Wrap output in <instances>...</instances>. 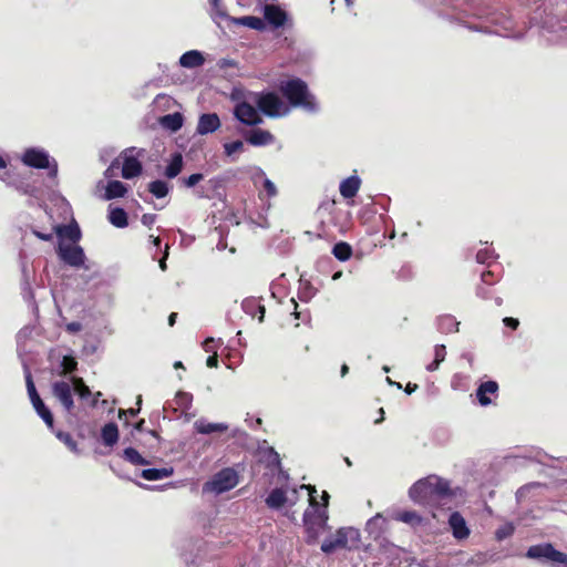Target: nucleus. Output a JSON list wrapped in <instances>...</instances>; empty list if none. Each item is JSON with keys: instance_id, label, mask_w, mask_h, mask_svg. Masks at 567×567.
<instances>
[{"instance_id": "obj_51", "label": "nucleus", "mask_w": 567, "mask_h": 567, "mask_svg": "<svg viewBox=\"0 0 567 567\" xmlns=\"http://www.w3.org/2000/svg\"><path fill=\"white\" fill-rule=\"evenodd\" d=\"M203 178H204L203 174H199V173L192 174L186 179H184V184H185L186 187H194Z\"/></svg>"}, {"instance_id": "obj_58", "label": "nucleus", "mask_w": 567, "mask_h": 567, "mask_svg": "<svg viewBox=\"0 0 567 567\" xmlns=\"http://www.w3.org/2000/svg\"><path fill=\"white\" fill-rule=\"evenodd\" d=\"M482 278V281L485 284V285H493L495 281H494V275L492 271H484L481 276Z\"/></svg>"}, {"instance_id": "obj_27", "label": "nucleus", "mask_w": 567, "mask_h": 567, "mask_svg": "<svg viewBox=\"0 0 567 567\" xmlns=\"http://www.w3.org/2000/svg\"><path fill=\"white\" fill-rule=\"evenodd\" d=\"M109 221L117 228H124L128 225L127 214L123 208L110 207Z\"/></svg>"}, {"instance_id": "obj_57", "label": "nucleus", "mask_w": 567, "mask_h": 567, "mask_svg": "<svg viewBox=\"0 0 567 567\" xmlns=\"http://www.w3.org/2000/svg\"><path fill=\"white\" fill-rule=\"evenodd\" d=\"M206 364L208 368H217V365H218L217 351H214V353H212V355H209L207 358Z\"/></svg>"}, {"instance_id": "obj_54", "label": "nucleus", "mask_w": 567, "mask_h": 567, "mask_svg": "<svg viewBox=\"0 0 567 567\" xmlns=\"http://www.w3.org/2000/svg\"><path fill=\"white\" fill-rule=\"evenodd\" d=\"M118 166H120L118 161H117V159H116V161H114V162H113V163H112V164L106 168V171L104 172L105 177H107V178L113 177V176L115 175L114 171H115L116 168H118Z\"/></svg>"}, {"instance_id": "obj_56", "label": "nucleus", "mask_w": 567, "mask_h": 567, "mask_svg": "<svg viewBox=\"0 0 567 567\" xmlns=\"http://www.w3.org/2000/svg\"><path fill=\"white\" fill-rule=\"evenodd\" d=\"M264 187L266 189V192L268 193L269 196H275L277 190H276V186L275 184L269 181V179H266L265 183H264Z\"/></svg>"}, {"instance_id": "obj_48", "label": "nucleus", "mask_w": 567, "mask_h": 567, "mask_svg": "<svg viewBox=\"0 0 567 567\" xmlns=\"http://www.w3.org/2000/svg\"><path fill=\"white\" fill-rule=\"evenodd\" d=\"M494 257V250L489 247H483L476 252V261L480 264H486Z\"/></svg>"}, {"instance_id": "obj_19", "label": "nucleus", "mask_w": 567, "mask_h": 567, "mask_svg": "<svg viewBox=\"0 0 567 567\" xmlns=\"http://www.w3.org/2000/svg\"><path fill=\"white\" fill-rule=\"evenodd\" d=\"M54 231L59 236L60 241L68 239L70 244H76L81 238V230L76 223L70 225H56Z\"/></svg>"}, {"instance_id": "obj_63", "label": "nucleus", "mask_w": 567, "mask_h": 567, "mask_svg": "<svg viewBox=\"0 0 567 567\" xmlns=\"http://www.w3.org/2000/svg\"><path fill=\"white\" fill-rule=\"evenodd\" d=\"M441 363V361L434 359L433 362L426 365V370L430 372L436 371Z\"/></svg>"}, {"instance_id": "obj_4", "label": "nucleus", "mask_w": 567, "mask_h": 567, "mask_svg": "<svg viewBox=\"0 0 567 567\" xmlns=\"http://www.w3.org/2000/svg\"><path fill=\"white\" fill-rule=\"evenodd\" d=\"M21 162L32 168L43 169L49 168V175L56 177L58 164L54 158H51L49 153L41 147H29L20 156Z\"/></svg>"}, {"instance_id": "obj_14", "label": "nucleus", "mask_w": 567, "mask_h": 567, "mask_svg": "<svg viewBox=\"0 0 567 567\" xmlns=\"http://www.w3.org/2000/svg\"><path fill=\"white\" fill-rule=\"evenodd\" d=\"M220 127V120L216 113H206L199 116L196 132L199 135H207Z\"/></svg>"}, {"instance_id": "obj_36", "label": "nucleus", "mask_w": 567, "mask_h": 567, "mask_svg": "<svg viewBox=\"0 0 567 567\" xmlns=\"http://www.w3.org/2000/svg\"><path fill=\"white\" fill-rule=\"evenodd\" d=\"M148 190L156 198H163V197H165L168 194L169 187H168V184L166 182L157 179V181H153V182L150 183Z\"/></svg>"}, {"instance_id": "obj_55", "label": "nucleus", "mask_w": 567, "mask_h": 567, "mask_svg": "<svg viewBox=\"0 0 567 567\" xmlns=\"http://www.w3.org/2000/svg\"><path fill=\"white\" fill-rule=\"evenodd\" d=\"M214 343H215V340L214 338H207L204 343H203V348L206 352H212L214 353V351H217L214 347Z\"/></svg>"}, {"instance_id": "obj_13", "label": "nucleus", "mask_w": 567, "mask_h": 567, "mask_svg": "<svg viewBox=\"0 0 567 567\" xmlns=\"http://www.w3.org/2000/svg\"><path fill=\"white\" fill-rule=\"evenodd\" d=\"M334 537L340 548H353L360 542V532L353 527H342L337 530Z\"/></svg>"}, {"instance_id": "obj_8", "label": "nucleus", "mask_w": 567, "mask_h": 567, "mask_svg": "<svg viewBox=\"0 0 567 567\" xmlns=\"http://www.w3.org/2000/svg\"><path fill=\"white\" fill-rule=\"evenodd\" d=\"M145 155V150L128 147L124 150L121 154L123 159L122 163V177L125 179L134 178L142 173V164L140 162V157Z\"/></svg>"}, {"instance_id": "obj_38", "label": "nucleus", "mask_w": 567, "mask_h": 567, "mask_svg": "<svg viewBox=\"0 0 567 567\" xmlns=\"http://www.w3.org/2000/svg\"><path fill=\"white\" fill-rule=\"evenodd\" d=\"M123 456L126 461L134 465L147 464V461L133 447H126L123 452Z\"/></svg>"}, {"instance_id": "obj_62", "label": "nucleus", "mask_w": 567, "mask_h": 567, "mask_svg": "<svg viewBox=\"0 0 567 567\" xmlns=\"http://www.w3.org/2000/svg\"><path fill=\"white\" fill-rule=\"evenodd\" d=\"M31 403L35 412L39 411L40 409H43V406L45 405L41 398H35L34 400L31 401Z\"/></svg>"}, {"instance_id": "obj_7", "label": "nucleus", "mask_w": 567, "mask_h": 567, "mask_svg": "<svg viewBox=\"0 0 567 567\" xmlns=\"http://www.w3.org/2000/svg\"><path fill=\"white\" fill-rule=\"evenodd\" d=\"M543 34L548 41L557 43L567 42V18L548 14L543 22Z\"/></svg>"}, {"instance_id": "obj_53", "label": "nucleus", "mask_w": 567, "mask_h": 567, "mask_svg": "<svg viewBox=\"0 0 567 567\" xmlns=\"http://www.w3.org/2000/svg\"><path fill=\"white\" fill-rule=\"evenodd\" d=\"M155 220H156V215H154V214H144L141 219L142 224L147 227H151L155 223Z\"/></svg>"}, {"instance_id": "obj_39", "label": "nucleus", "mask_w": 567, "mask_h": 567, "mask_svg": "<svg viewBox=\"0 0 567 567\" xmlns=\"http://www.w3.org/2000/svg\"><path fill=\"white\" fill-rule=\"evenodd\" d=\"M458 322L453 317L446 316L439 320V328L442 332H454L457 331Z\"/></svg>"}, {"instance_id": "obj_34", "label": "nucleus", "mask_w": 567, "mask_h": 567, "mask_svg": "<svg viewBox=\"0 0 567 567\" xmlns=\"http://www.w3.org/2000/svg\"><path fill=\"white\" fill-rule=\"evenodd\" d=\"M71 382L74 389V392L78 393V395L85 400L92 395V392L90 388L85 384L84 380L80 377H71Z\"/></svg>"}, {"instance_id": "obj_37", "label": "nucleus", "mask_w": 567, "mask_h": 567, "mask_svg": "<svg viewBox=\"0 0 567 567\" xmlns=\"http://www.w3.org/2000/svg\"><path fill=\"white\" fill-rule=\"evenodd\" d=\"M393 518L406 523L409 525L415 526L421 523V517L413 511L400 512L393 515Z\"/></svg>"}, {"instance_id": "obj_46", "label": "nucleus", "mask_w": 567, "mask_h": 567, "mask_svg": "<svg viewBox=\"0 0 567 567\" xmlns=\"http://www.w3.org/2000/svg\"><path fill=\"white\" fill-rule=\"evenodd\" d=\"M548 560L567 567V554L556 550L553 546L549 550Z\"/></svg>"}, {"instance_id": "obj_42", "label": "nucleus", "mask_w": 567, "mask_h": 567, "mask_svg": "<svg viewBox=\"0 0 567 567\" xmlns=\"http://www.w3.org/2000/svg\"><path fill=\"white\" fill-rule=\"evenodd\" d=\"M24 372H25V384H27L28 395L30 398V401H32L35 398H40V395L38 394V391L35 389L31 372L29 371V369L27 367L24 368Z\"/></svg>"}, {"instance_id": "obj_50", "label": "nucleus", "mask_w": 567, "mask_h": 567, "mask_svg": "<svg viewBox=\"0 0 567 567\" xmlns=\"http://www.w3.org/2000/svg\"><path fill=\"white\" fill-rule=\"evenodd\" d=\"M268 466H274L276 468H280V457H279V454L276 451H274V449L269 450Z\"/></svg>"}, {"instance_id": "obj_12", "label": "nucleus", "mask_w": 567, "mask_h": 567, "mask_svg": "<svg viewBox=\"0 0 567 567\" xmlns=\"http://www.w3.org/2000/svg\"><path fill=\"white\" fill-rule=\"evenodd\" d=\"M297 493L298 489L293 488L291 491V497L287 495V491L284 488H274L269 495L266 498V505L271 509H279L281 508L286 503H290V505H293L297 501Z\"/></svg>"}, {"instance_id": "obj_35", "label": "nucleus", "mask_w": 567, "mask_h": 567, "mask_svg": "<svg viewBox=\"0 0 567 567\" xmlns=\"http://www.w3.org/2000/svg\"><path fill=\"white\" fill-rule=\"evenodd\" d=\"M243 309L247 315L255 316L257 311L259 313L258 320L259 322L264 321L265 317V307L259 305L256 300H245L243 302Z\"/></svg>"}, {"instance_id": "obj_33", "label": "nucleus", "mask_w": 567, "mask_h": 567, "mask_svg": "<svg viewBox=\"0 0 567 567\" xmlns=\"http://www.w3.org/2000/svg\"><path fill=\"white\" fill-rule=\"evenodd\" d=\"M78 368L76 360L71 355H64L60 362V370L58 371V375L66 377L74 372Z\"/></svg>"}, {"instance_id": "obj_26", "label": "nucleus", "mask_w": 567, "mask_h": 567, "mask_svg": "<svg viewBox=\"0 0 567 567\" xmlns=\"http://www.w3.org/2000/svg\"><path fill=\"white\" fill-rule=\"evenodd\" d=\"M127 192V187L120 181H111L105 187L104 199L110 200L123 197Z\"/></svg>"}, {"instance_id": "obj_11", "label": "nucleus", "mask_w": 567, "mask_h": 567, "mask_svg": "<svg viewBox=\"0 0 567 567\" xmlns=\"http://www.w3.org/2000/svg\"><path fill=\"white\" fill-rule=\"evenodd\" d=\"M233 113L235 118L245 125L256 126L262 123V117L258 110L247 101L238 102Z\"/></svg>"}, {"instance_id": "obj_6", "label": "nucleus", "mask_w": 567, "mask_h": 567, "mask_svg": "<svg viewBox=\"0 0 567 567\" xmlns=\"http://www.w3.org/2000/svg\"><path fill=\"white\" fill-rule=\"evenodd\" d=\"M255 102L258 109L269 117H282L290 113V106L274 92L256 95Z\"/></svg>"}, {"instance_id": "obj_40", "label": "nucleus", "mask_w": 567, "mask_h": 567, "mask_svg": "<svg viewBox=\"0 0 567 567\" xmlns=\"http://www.w3.org/2000/svg\"><path fill=\"white\" fill-rule=\"evenodd\" d=\"M55 436L61 441L63 442L68 449L76 454H79V449H78V444L76 442L73 440V437L71 436L70 433H66V432H62V431H58L55 433Z\"/></svg>"}, {"instance_id": "obj_28", "label": "nucleus", "mask_w": 567, "mask_h": 567, "mask_svg": "<svg viewBox=\"0 0 567 567\" xmlns=\"http://www.w3.org/2000/svg\"><path fill=\"white\" fill-rule=\"evenodd\" d=\"M173 472L172 467L147 468L142 471V477L147 481H158L169 477Z\"/></svg>"}, {"instance_id": "obj_17", "label": "nucleus", "mask_w": 567, "mask_h": 567, "mask_svg": "<svg viewBox=\"0 0 567 567\" xmlns=\"http://www.w3.org/2000/svg\"><path fill=\"white\" fill-rule=\"evenodd\" d=\"M245 140L252 146H266L272 144L275 137L269 131L256 128L246 133Z\"/></svg>"}, {"instance_id": "obj_10", "label": "nucleus", "mask_w": 567, "mask_h": 567, "mask_svg": "<svg viewBox=\"0 0 567 567\" xmlns=\"http://www.w3.org/2000/svg\"><path fill=\"white\" fill-rule=\"evenodd\" d=\"M58 255L62 261L71 267L79 268L84 266L85 254L79 245L60 241Z\"/></svg>"}, {"instance_id": "obj_64", "label": "nucleus", "mask_w": 567, "mask_h": 567, "mask_svg": "<svg viewBox=\"0 0 567 567\" xmlns=\"http://www.w3.org/2000/svg\"><path fill=\"white\" fill-rule=\"evenodd\" d=\"M416 389H417V384L408 383V385L405 386V392H406L408 394H411V393H412V392H414Z\"/></svg>"}, {"instance_id": "obj_2", "label": "nucleus", "mask_w": 567, "mask_h": 567, "mask_svg": "<svg viewBox=\"0 0 567 567\" xmlns=\"http://www.w3.org/2000/svg\"><path fill=\"white\" fill-rule=\"evenodd\" d=\"M450 494V482L436 475H429L419 480L409 491L411 499L419 504H425L433 497H443Z\"/></svg>"}, {"instance_id": "obj_59", "label": "nucleus", "mask_w": 567, "mask_h": 567, "mask_svg": "<svg viewBox=\"0 0 567 567\" xmlns=\"http://www.w3.org/2000/svg\"><path fill=\"white\" fill-rule=\"evenodd\" d=\"M82 329V324L80 322L73 321L66 324V330L71 333L79 332Z\"/></svg>"}, {"instance_id": "obj_3", "label": "nucleus", "mask_w": 567, "mask_h": 567, "mask_svg": "<svg viewBox=\"0 0 567 567\" xmlns=\"http://www.w3.org/2000/svg\"><path fill=\"white\" fill-rule=\"evenodd\" d=\"M300 489H307L309 494V504L313 508V512L317 514V517L315 520H312L311 515L312 513L307 509L303 514V522L307 530V543L313 544L316 543L319 530L322 528L323 524L327 520L326 512L316 509L318 506L317 502V489L312 485H301Z\"/></svg>"}, {"instance_id": "obj_20", "label": "nucleus", "mask_w": 567, "mask_h": 567, "mask_svg": "<svg viewBox=\"0 0 567 567\" xmlns=\"http://www.w3.org/2000/svg\"><path fill=\"white\" fill-rule=\"evenodd\" d=\"M449 524L455 538L465 539L468 537L470 529L467 528L466 522L460 513H452L449 517Z\"/></svg>"}, {"instance_id": "obj_21", "label": "nucleus", "mask_w": 567, "mask_h": 567, "mask_svg": "<svg viewBox=\"0 0 567 567\" xmlns=\"http://www.w3.org/2000/svg\"><path fill=\"white\" fill-rule=\"evenodd\" d=\"M361 186V179L358 175H352L340 183L339 190L342 197L353 198Z\"/></svg>"}, {"instance_id": "obj_47", "label": "nucleus", "mask_w": 567, "mask_h": 567, "mask_svg": "<svg viewBox=\"0 0 567 567\" xmlns=\"http://www.w3.org/2000/svg\"><path fill=\"white\" fill-rule=\"evenodd\" d=\"M37 414L43 420V422L47 424V426L50 430H53V427H54L53 415L47 405H44L43 409H40L39 411H37Z\"/></svg>"}, {"instance_id": "obj_16", "label": "nucleus", "mask_w": 567, "mask_h": 567, "mask_svg": "<svg viewBox=\"0 0 567 567\" xmlns=\"http://www.w3.org/2000/svg\"><path fill=\"white\" fill-rule=\"evenodd\" d=\"M194 429L199 434L209 435L213 433H225L229 426L224 422L214 423L200 417L194 422Z\"/></svg>"}, {"instance_id": "obj_41", "label": "nucleus", "mask_w": 567, "mask_h": 567, "mask_svg": "<svg viewBox=\"0 0 567 567\" xmlns=\"http://www.w3.org/2000/svg\"><path fill=\"white\" fill-rule=\"evenodd\" d=\"M210 14L216 22H218L219 19L226 18V12L221 6V0H210Z\"/></svg>"}, {"instance_id": "obj_25", "label": "nucleus", "mask_w": 567, "mask_h": 567, "mask_svg": "<svg viewBox=\"0 0 567 567\" xmlns=\"http://www.w3.org/2000/svg\"><path fill=\"white\" fill-rule=\"evenodd\" d=\"M101 436L104 445L112 447L118 441V429L115 423H107L102 427Z\"/></svg>"}, {"instance_id": "obj_43", "label": "nucleus", "mask_w": 567, "mask_h": 567, "mask_svg": "<svg viewBox=\"0 0 567 567\" xmlns=\"http://www.w3.org/2000/svg\"><path fill=\"white\" fill-rule=\"evenodd\" d=\"M243 150L244 143L241 141H234L224 144V152L228 157H233L235 154L240 153Z\"/></svg>"}, {"instance_id": "obj_29", "label": "nucleus", "mask_w": 567, "mask_h": 567, "mask_svg": "<svg viewBox=\"0 0 567 567\" xmlns=\"http://www.w3.org/2000/svg\"><path fill=\"white\" fill-rule=\"evenodd\" d=\"M159 122L163 127L171 130L172 132H176L183 126V115L178 112L167 114L161 117Z\"/></svg>"}, {"instance_id": "obj_45", "label": "nucleus", "mask_w": 567, "mask_h": 567, "mask_svg": "<svg viewBox=\"0 0 567 567\" xmlns=\"http://www.w3.org/2000/svg\"><path fill=\"white\" fill-rule=\"evenodd\" d=\"M237 22L255 30H260L264 27L262 20L256 17H243Z\"/></svg>"}, {"instance_id": "obj_18", "label": "nucleus", "mask_w": 567, "mask_h": 567, "mask_svg": "<svg viewBox=\"0 0 567 567\" xmlns=\"http://www.w3.org/2000/svg\"><path fill=\"white\" fill-rule=\"evenodd\" d=\"M498 391V384L495 381H485L480 384L476 390V398L482 406L492 404L491 395H496Z\"/></svg>"}, {"instance_id": "obj_1", "label": "nucleus", "mask_w": 567, "mask_h": 567, "mask_svg": "<svg viewBox=\"0 0 567 567\" xmlns=\"http://www.w3.org/2000/svg\"><path fill=\"white\" fill-rule=\"evenodd\" d=\"M279 90L288 100L287 104L290 109L299 107L308 113H317L320 109L315 95L308 90L306 82L300 79L281 81Z\"/></svg>"}, {"instance_id": "obj_5", "label": "nucleus", "mask_w": 567, "mask_h": 567, "mask_svg": "<svg viewBox=\"0 0 567 567\" xmlns=\"http://www.w3.org/2000/svg\"><path fill=\"white\" fill-rule=\"evenodd\" d=\"M238 484V474L234 468L226 467L213 475L203 485V493L219 495L233 489Z\"/></svg>"}, {"instance_id": "obj_15", "label": "nucleus", "mask_w": 567, "mask_h": 567, "mask_svg": "<svg viewBox=\"0 0 567 567\" xmlns=\"http://www.w3.org/2000/svg\"><path fill=\"white\" fill-rule=\"evenodd\" d=\"M265 19L276 29L282 27L287 20L286 12L278 6L266 3L264 7Z\"/></svg>"}, {"instance_id": "obj_31", "label": "nucleus", "mask_w": 567, "mask_h": 567, "mask_svg": "<svg viewBox=\"0 0 567 567\" xmlns=\"http://www.w3.org/2000/svg\"><path fill=\"white\" fill-rule=\"evenodd\" d=\"M182 168L183 157L177 153L172 157L171 163L167 165L165 169V176L167 178H175L182 172Z\"/></svg>"}, {"instance_id": "obj_44", "label": "nucleus", "mask_w": 567, "mask_h": 567, "mask_svg": "<svg viewBox=\"0 0 567 567\" xmlns=\"http://www.w3.org/2000/svg\"><path fill=\"white\" fill-rule=\"evenodd\" d=\"M515 527L512 523H506L499 526L495 532V537L497 540H503L513 535Z\"/></svg>"}, {"instance_id": "obj_30", "label": "nucleus", "mask_w": 567, "mask_h": 567, "mask_svg": "<svg viewBox=\"0 0 567 567\" xmlns=\"http://www.w3.org/2000/svg\"><path fill=\"white\" fill-rule=\"evenodd\" d=\"M550 548H551L550 544H542V545L530 546L527 550L526 556L528 558H533V559L545 558L548 560Z\"/></svg>"}, {"instance_id": "obj_22", "label": "nucleus", "mask_w": 567, "mask_h": 567, "mask_svg": "<svg viewBox=\"0 0 567 567\" xmlns=\"http://www.w3.org/2000/svg\"><path fill=\"white\" fill-rule=\"evenodd\" d=\"M204 62L205 58L203 53L197 50L187 51L179 58V65L185 69H195L202 66Z\"/></svg>"}, {"instance_id": "obj_52", "label": "nucleus", "mask_w": 567, "mask_h": 567, "mask_svg": "<svg viewBox=\"0 0 567 567\" xmlns=\"http://www.w3.org/2000/svg\"><path fill=\"white\" fill-rule=\"evenodd\" d=\"M446 350L444 344H437L434 348V359L443 362L445 360Z\"/></svg>"}, {"instance_id": "obj_60", "label": "nucleus", "mask_w": 567, "mask_h": 567, "mask_svg": "<svg viewBox=\"0 0 567 567\" xmlns=\"http://www.w3.org/2000/svg\"><path fill=\"white\" fill-rule=\"evenodd\" d=\"M503 322L505 326L512 328V329H516L519 324V321L515 318H511V317H506L503 319Z\"/></svg>"}, {"instance_id": "obj_61", "label": "nucleus", "mask_w": 567, "mask_h": 567, "mask_svg": "<svg viewBox=\"0 0 567 567\" xmlns=\"http://www.w3.org/2000/svg\"><path fill=\"white\" fill-rule=\"evenodd\" d=\"M33 234H34L38 238H40V239H42V240H45V241H49V240H51V239L53 238L52 233L44 234V233H41V231L34 230V231H33Z\"/></svg>"}, {"instance_id": "obj_24", "label": "nucleus", "mask_w": 567, "mask_h": 567, "mask_svg": "<svg viewBox=\"0 0 567 567\" xmlns=\"http://www.w3.org/2000/svg\"><path fill=\"white\" fill-rule=\"evenodd\" d=\"M174 401L177 408L183 410L186 422L190 421L195 416V413L188 412V410L192 408L193 402V395L190 393L179 391L175 395Z\"/></svg>"}, {"instance_id": "obj_49", "label": "nucleus", "mask_w": 567, "mask_h": 567, "mask_svg": "<svg viewBox=\"0 0 567 567\" xmlns=\"http://www.w3.org/2000/svg\"><path fill=\"white\" fill-rule=\"evenodd\" d=\"M336 548H340L339 545L336 544V537L326 539L321 545V550L326 554L332 553Z\"/></svg>"}, {"instance_id": "obj_9", "label": "nucleus", "mask_w": 567, "mask_h": 567, "mask_svg": "<svg viewBox=\"0 0 567 567\" xmlns=\"http://www.w3.org/2000/svg\"><path fill=\"white\" fill-rule=\"evenodd\" d=\"M53 396L61 403L68 414H71L74 409L73 400V385L71 378L69 381H54L51 385Z\"/></svg>"}, {"instance_id": "obj_32", "label": "nucleus", "mask_w": 567, "mask_h": 567, "mask_svg": "<svg viewBox=\"0 0 567 567\" xmlns=\"http://www.w3.org/2000/svg\"><path fill=\"white\" fill-rule=\"evenodd\" d=\"M333 256L340 261H347L352 256V248L348 243H337L332 248Z\"/></svg>"}, {"instance_id": "obj_23", "label": "nucleus", "mask_w": 567, "mask_h": 567, "mask_svg": "<svg viewBox=\"0 0 567 567\" xmlns=\"http://www.w3.org/2000/svg\"><path fill=\"white\" fill-rule=\"evenodd\" d=\"M386 519L380 513L374 515L367 522L365 530L374 538L378 539L385 528Z\"/></svg>"}]
</instances>
